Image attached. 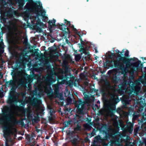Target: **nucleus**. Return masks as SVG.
I'll use <instances>...</instances> for the list:
<instances>
[{
  "mask_svg": "<svg viewBox=\"0 0 146 146\" xmlns=\"http://www.w3.org/2000/svg\"><path fill=\"white\" fill-rule=\"evenodd\" d=\"M35 19H36V15L35 16Z\"/></svg>",
  "mask_w": 146,
  "mask_h": 146,
  "instance_id": "79ce46f5",
  "label": "nucleus"
},
{
  "mask_svg": "<svg viewBox=\"0 0 146 146\" xmlns=\"http://www.w3.org/2000/svg\"><path fill=\"white\" fill-rule=\"evenodd\" d=\"M27 139L28 141L31 143V146H36V145H35L36 144V142L35 141V139H34L33 137H30L27 138Z\"/></svg>",
  "mask_w": 146,
  "mask_h": 146,
  "instance_id": "9d476101",
  "label": "nucleus"
},
{
  "mask_svg": "<svg viewBox=\"0 0 146 146\" xmlns=\"http://www.w3.org/2000/svg\"><path fill=\"white\" fill-rule=\"evenodd\" d=\"M34 104L35 109L34 115V121L35 123H36V97H35L34 98Z\"/></svg>",
  "mask_w": 146,
  "mask_h": 146,
  "instance_id": "6e6552de",
  "label": "nucleus"
},
{
  "mask_svg": "<svg viewBox=\"0 0 146 146\" xmlns=\"http://www.w3.org/2000/svg\"><path fill=\"white\" fill-rule=\"evenodd\" d=\"M1 95H0V97H1V98H2L3 97V94L2 93H1L0 94Z\"/></svg>",
  "mask_w": 146,
  "mask_h": 146,
  "instance_id": "e433bc0d",
  "label": "nucleus"
},
{
  "mask_svg": "<svg viewBox=\"0 0 146 146\" xmlns=\"http://www.w3.org/2000/svg\"><path fill=\"white\" fill-rule=\"evenodd\" d=\"M20 66H19V68H20V67H20Z\"/></svg>",
  "mask_w": 146,
  "mask_h": 146,
  "instance_id": "49530a36",
  "label": "nucleus"
},
{
  "mask_svg": "<svg viewBox=\"0 0 146 146\" xmlns=\"http://www.w3.org/2000/svg\"><path fill=\"white\" fill-rule=\"evenodd\" d=\"M20 107L21 108H23V106H20Z\"/></svg>",
  "mask_w": 146,
  "mask_h": 146,
  "instance_id": "37998d69",
  "label": "nucleus"
},
{
  "mask_svg": "<svg viewBox=\"0 0 146 146\" xmlns=\"http://www.w3.org/2000/svg\"><path fill=\"white\" fill-rule=\"evenodd\" d=\"M0 146H3V145H1Z\"/></svg>",
  "mask_w": 146,
  "mask_h": 146,
  "instance_id": "c03bdc74",
  "label": "nucleus"
},
{
  "mask_svg": "<svg viewBox=\"0 0 146 146\" xmlns=\"http://www.w3.org/2000/svg\"><path fill=\"white\" fill-rule=\"evenodd\" d=\"M18 86L21 87H24L25 85V82L22 80H20L19 83H18Z\"/></svg>",
  "mask_w": 146,
  "mask_h": 146,
  "instance_id": "4468645a",
  "label": "nucleus"
},
{
  "mask_svg": "<svg viewBox=\"0 0 146 146\" xmlns=\"http://www.w3.org/2000/svg\"><path fill=\"white\" fill-rule=\"evenodd\" d=\"M23 14L24 15L23 16V18L24 20L26 21H27V23H28V21L29 19H31V15H29L27 13H25V12H24L23 13Z\"/></svg>",
  "mask_w": 146,
  "mask_h": 146,
  "instance_id": "f8f14e48",
  "label": "nucleus"
},
{
  "mask_svg": "<svg viewBox=\"0 0 146 146\" xmlns=\"http://www.w3.org/2000/svg\"><path fill=\"white\" fill-rule=\"evenodd\" d=\"M111 54L113 56H115V57H116V56H115V54H114V53H112Z\"/></svg>",
  "mask_w": 146,
  "mask_h": 146,
  "instance_id": "ea45409f",
  "label": "nucleus"
},
{
  "mask_svg": "<svg viewBox=\"0 0 146 146\" xmlns=\"http://www.w3.org/2000/svg\"><path fill=\"white\" fill-rule=\"evenodd\" d=\"M7 17L10 18L13 17V15H15V11L11 8H9L6 12Z\"/></svg>",
  "mask_w": 146,
  "mask_h": 146,
  "instance_id": "0eeeda50",
  "label": "nucleus"
},
{
  "mask_svg": "<svg viewBox=\"0 0 146 146\" xmlns=\"http://www.w3.org/2000/svg\"><path fill=\"white\" fill-rule=\"evenodd\" d=\"M37 146H38V145H37Z\"/></svg>",
  "mask_w": 146,
  "mask_h": 146,
  "instance_id": "09e8293b",
  "label": "nucleus"
},
{
  "mask_svg": "<svg viewBox=\"0 0 146 146\" xmlns=\"http://www.w3.org/2000/svg\"><path fill=\"white\" fill-rule=\"evenodd\" d=\"M85 103L81 101H77L75 103V105L78 109V113L79 114H83L85 110L84 104Z\"/></svg>",
  "mask_w": 146,
  "mask_h": 146,
  "instance_id": "423d86ee",
  "label": "nucleus"
},
{
  "mask_svg": "<svg viewBox=\"0 0 146 146\" xmlns=\"http://www.w3.org/2000/svg\"><path fill=\"white\" fill-rule=\"evenodd\" d=\"M65 22H66V21L67 22V25L70 26V23L69 21H67L66 20H65Z\"/></svg>",
  "mask_w": 146,
  "mask_h": 146,
  "instance_id": "7c9ffc66",
  "label": "nucleus"
},
{
  "mask_svg": "<svg viewBox=\"0 0 146 146\" xmlns=\"http://www.w3.org/2000/svg\"><path fill=\"white\" fill-rule=\"evenodd\" d=\"M15 84V82L13 80H10L9 81H6L5 83L6 86H13Z\"/></svg>",
  "mask_w": 146,
  "mask_h": 146,
  "instance_id": "ddd939ff",
  "label": "nucleus"
},
{
  "mask_svg": "<svg viewBox=\"0 0 146 146\" xmlns=\"http://www.w3.org/2000/svg\"><path fill=\"white\" fill-rule=\"evenodd\" d=\"M37 121L39 120L38 116V110H39V107H38V105L40 107V112H42L43 111V108L41 107L40 104H41V101L39 100H37Z\"/></svg>",
  "mask_w": 146,
  "mask_h": 146,
  "instance_id": "9b49d317",
  "label": "nucleus"
},
{
  "mask_svg": "<svg viewBox=\"0 0 146 146\" xmlns=\"http://www.w3.org/2000/svg\"><path fill=\"white\" fill-rule=\"evenodd\" d=\"M38 79L37 78V83H38Z\"/></svg>",
  "mask_w": 146,
  "mask_h": 146,
  "instance_id": "a18cd8bd",
  "label": "nucleus"
},
{
  "mask_svg": "<svg viewBox=\"0 0 146 146\" xmlns=\"http://www.w3.org/2000/svg\"><path fill=\"white\" fill-rule=\"evenodd\" d=\"M23 102L21 103V104H22L23 106H24L25 104L24 102Z\"/></svg>",
  "mask_w": 146,
  "mask_h": 146,
  "instance_id": "f704fd0d",
  "label": "nucleus"
},
{
  "mask_svg": "<svg viewBox=\"0 0 146 146\" xmlns=\"http://www.w3.org/2000/svg\"><path fill=\"white\" fill-rule=\"evenodd\" d=\"M46 138H47V139H48V137H46Z\"/></svg>",
  "mask_w": 146,
  "mask_h": 146,
  "instance_id": "de8ad7c7",
  "label": "nucleus"
},
{
  "mask_svg": "<svg viewBox=\"0 0 146 146\" xmlns=\"http://www.w3.org/2000/svg\"><path fill=\"white\" fill-rule=\"evenodd\" d=\"M27 54L26 53H25L23 52H22L18 54L19 59L16 62L17 64H26L29 61V57L27 58L25 57V56Z\"/></svg>",
  "mask_w": 146,
  "mask_h": 146,
  "instance_id": "39448f33",
  "label": "nucleus"
},
{
  "mask_svg": "<svg viewBox=\"0 0 146 146\" xmlns=\"http://www.w3.org/2000/svg\"><path fill=\"white\" fill-rule=\"evenodd\" d=\"M12 23H12V21H10V22H9V24L10 25H12Z\"/></svg>",
  "mask_w": 146,
  "mask_h": 146,
  "instance_id": "58836bf2",
  "label": "nucleus"
},
{
  "mask_svg": "<svg viewBox=\"0 0 146 146\" xmlns=\"http://www.w3.org/2000/svg\"><path fill=\"white\" fill-rule=\"evenodd\" d=\"M39 133L40 134H39L38 135V136L40 137L42 134V131H41L40 130H37V133Z\"/></svg>",
  "mask_w": 146,
  "mask_h": 146,
  "instance_id": "a878e982",
  "label": "nucleus"
},
{
  "mask_svg": "<svg viewBox=\"0 0 146 146\" xmlns=\"http://www.w3.org/2000/svg\"><path fill=\"white\" fill-rule=\"evenodd\" d=\"M15 92L13 91L11 92L10 94V96L7 101V103L10 105V106H8L11 107V110H12V107H19L17 105V104L18 102V100L15 94Z\"/></svg>",
  "mask_w": 146,
  "mask_h": 146,
  "instance_id": "f03ea898",
  "label": "nucleus"
},
{
  "mask_svg": "<svg viewBox=\"0 0 146 146\" xmlns=\"http://www.w3.org/2000/svg\"><path fill=\"white\" fill-rule=\"evenodd\" d=\"M34 55L35 56V59L36 60V49H35Z\"/></svg>",
  "mask_w": 146,
  "mask_h": 146,
  "instance_id": "393cba45",
  "label": "nucleus"
},
{
  "mask_svg": "<svg viewBox=\"0 0 146 146\" xmlns=\"http://www.w3.org/2000/svg\"><path fill=\"white\" fill-rule=\"evenodd\" d=\"M12 86V87L11 89L12 91H13L14 92H15V90H16V89L17 87L15 86H14V85L13 86Z\"/></svg>",
  "mask_w": 146,
  "mask_h": 146,
  "instance_id": "b1692460",
  "label": "nucleus"
},
{
  "mask_svg": "<svg viewBox=\"0 0 146 146\" xmlns=\"http://www.w3.org/2000/svg\"><path fill=\"white\" fill-rule=\"evenodd\" d=\"M34 68V71L36 72V61L35 62Z\"/></svg>",
  "mask_w": 146,
  "mask_h": 146,
  "instance_id": "5701e85b",
  "label": "nucleus"
},
{
  "mask_svg": "<svg viewBox=\"0 0 146 146\" xmlns=\"http://www.w3.org/2000/svg\"><path fill=\"white\" fill-rule=\"evenodd\" d=\"M35 84L34 85L35 89L34 91V95L36 96V81H35Z\"/></svg>",
  "mask_w": 146,
  "mask_h": 146,
  "instance_id": "a211bd4d",
  "label": "nucleus"
},
{
  "mask_svg": "<svg viewBox=\"0 0 146 146\" xmlns=\"http://www.w3.org/2000/svg\"><path fill=\"white\" fill-rule=\"evenodd\" d=\"M66 93L67 94H69V92L68 91H66V93H65V96H67L66 95Z\"/></svg>",
  "mask_w": 146,
  "mask_h": 146,
  "instance_id": "72a5a7b5",
  "label": "nucleus"
},
{
  "mask_svg": "<svg viewBox=\"0 0 146 146\" xmlns=\"http://www.w3.org/2000/svg\"><path fill=\"white\" fill-rule=\"evenodd\" d=\"M81 58V56L80 55L77 54L75 56V59L76 61H78L80 60Z\"/></svg>",
  "mask_w": 146,
  "mask_h": 146,
  "instance_id": "6ab92c4d",
  "label": "nucleus"
},
{
  "mask_svg": "<svg viewBox=\"0 0 146 146\" xmlns=\"http://www.w3.org/2000/svg\"><path fill=\"white\" fill-rule=\"evenodd\" d=\"M115 51L117 53H119V51L118 50H116Z\"/></svg>",
  "mask_w": 146,
  "mask_h": 146,
  "instance_id": "4c0bfd02",
  "label": "nucleus"
},
{
  "mask_svg": "<svg viewBox=\"0 0 146 146\" xmlns=\"http://www.w3.org/2000/svg\"><path fill=\"white\" fill-rule=\"evenodd\" d=\"M34 29L36 30V23H35V25L34 26Z\"/></svg>",
  "mask_w": 146,
  "mask_h": 146,
  "instance_id": "2f4dec72",
  "label": "nucleus"
},
{
  "mask_svg": "<svg viewBox=\"0 0 146 146\" xmlns=\"http://www.w3.org/2000/svg\"><path fill=\"white\" fill-rule=\"evenodd\" d=\"M48 108L49 110L50 114L51 115H52L53 113L54 112V110L52 108L51 106L50 105H48Z\"/></svg>",
  "mask_w": 146,
  "mask_h": 146,
  "instance_id": "dca6fc26",
  "label": "nucleus"
},
{
  "mask_svg": "<svg viewBox=\"0 0 146 146\" xmlns=\"http://www.w3.org/2000/svg\"><path fill=\"white\" fill-rule=\"evenodd\" d=\"M100 139V136H97L95 137V139L97 141H99V139Z\"/></svg>",
  "mask_w": 146,
  "mask_h": 146,
  "instance_id": "bb28decb",
  "label": "nucleus"
},
{
  "mask_svg": "<svg viewBox=\"0 0 146 146\" xmlns=\"http://www.w3.org/2000/svg\"><path fill=\"white\" fill-rule=\"evenodd\" d=\"M50 83L49 82H47L46 83L45 85L44 86V91L45 92L47 93L48 91L47 90V88L49 87Z\"/></svg>",
  "mask_w": 146,
  "mask_h": 146,
  "instance_id": "2eb2a0df",
  "label": "nucleus"
},
{
  "mask_svg": "<svg viewBox=\"0 0 146 146\" xmlns=\"http://www.w3.org/2000/svg\"><path fill=\"white\" fill-rule=\"evenodd\" d=\"M34 78L35 79H36V74H35L34 75Z\"/></svg>",
  "mask_w": 146,
  "mask_h": 146,
  "instance_id": "c9c22d12",
  "label": "nucleus"
},
{
  "mask_svg": "<svg viewBox=\"0 0 146 146\" xmlns=\"http://www.w3.org/2000/svg\"><path fill=\"white\" fill-rule=\"evenodd\" d=\"M71 122V121H68L65 122L64 124L65 127L68 126L70 125Z\"/></svg>",
  "mask_w": 146,
  "mask_h": 146,
  "instance_id": "412c9836",
  "label": "nucleus"
},
{
  "mask_svg": "<svg viewBox=\"0 0 146 146\" xmlns=\"http://www.w3.org/2000/svg\"><path fill=\"white\" fill-rule=\"evenodd\" d=\"M11 111V107L8 106H4L2 109V113L0 114V125H5L3 127L4 131L9 130V127L8 125L9 123L14 125L19 123L23 125L24 124L23 120L19 121L17 120Z\"/></svg>",
  "mask_w": 146,
  "mask_h": 146,
  "instance_id": "f257e3e1",
  "label": "nucleus"
},
{
  "mask_svg": "<svg viewBox=\"0 0 146 146\" xmlns=\"http://www.w3.org/2000/svg\"><path fill=\"white\" fill-rule=\"evenodd\" d=\"M28 2L27 3L25 6L26 11L24 12L30 15L31 13L34 12L35 13L36 15V1H35L34 3V7H32V3L33 2L32 0H27Z\"/></svg>",
  "mask_w": 146,
  "mask_h": 146,
  "instance_id": "20e7f679",
  "label": "nucleus"
},
{
  "mask_svg": "<svg viewBox=\"0 0 146 146\" xmlns=\"http://www.w3.org/2000/svg\"><path fill=\"white\" fill-rule=\"evenodd\" d=\"M54 86H55V87L56 88V90H55V92H56V90H57L58 89V85L57 84H56L54 85Z\"/></svg>",
  "mask_w": 146,
  "mask_h": 146,
  "instance_id": "c756f323",
  "label": "nucleus"
},
{
  "mask_svg": "<svg viewBox=\"0 0 146 146\" xmlns=\"http://www.w3.org/2000/svg\"><path fill=\"white\" fill-rule=\"evenodd\" d=\"M19 8L20 9H22L23 8V2L21 1H19L18 2Z\"/></svg>",
  "mask_w": 146,
  "mask_h": 146,
  "instance_id": "f3484780",
  "label": "nucleus"
},
{
  "mask_svg": "<svg viewBox=\"0 0 146 146\" xmlns=\"http://www.w3.org/2000/svg\"><path fill=\"white\" fill-rule=\"evenodd\" d=\"M129 55V52L127 50L126 52L125 53V56H128Z\"/></svg>",
  "mask_w": 146,
  "mask_h": 146,
  "instance_id": "c85d7f7f",
  "label": "nucleus"
},
{
  "mask_svg": "<svg viewBox=\"0 0 146 146\" xmlns=\"http://www.w3.org/2000/svg\"><path fill=\"white\" fill-rule=\"evenodd\" d=\"M35 131H36V126H35Z\"/></svg>",
  "mask_w": 146,
  "mask_h": 146,
  "instance_id": "a19ab883",
  "label": "nucleus"
},
{
  "mask_svg": "<svg viewBox=\"0 0 146 146\" xmlns=\"http://www.w3.org/2000/svg\"><path fill=\"white\" fill-rule=\"evenodd\" d=\"M39 16L44 21L48 20V18L46 15V12L43 9L42 4L39 1H37V17Z\"/></svg>",
  "mask_w": 146,
  "mask_h": 146,
  "instance_id": "7ed1b4c3",
  "label": "nucleus"
},
{
  "mask_svg": "<svg viewBox=\"0 0 146 146\" xmlns=\"http://www.w3.org/2000/svg\"><path fill=\"white\" fill-rule=\"evenodd\" d=\"M55 21L54 20H52L51 21H49L48 22V23L50 24H51V25L52 26H54L55 25Z\"/></svg>",
  "mask_w": 146,
  "mask_h": 146,
  "instance_id": "4be33fe9",
  "label": "nucleus"
},
{
  "mask_svg": "<svg viewBox=\"0 0 146 146\" xmlns=\"http://www.w3.org/2000/svg\"><path fill=\"white\" fill-rule=\"evenodd\" d=\"M23 43L25 45H28L29 44L28 42V39L27 37L24 38Z\"/></svg>",
  "mask_w": 146,
  "mask_h": 146,
  "instance_id": "aec40b11",
  "label": "nucleus"
},
{
  "mask_svg": "<svg viewBox=\"0 0 146 146\" xmlns=\"http://www.w3.org/2000/svg\"><path fill=\"white\" fill-rule=\"evenodd\" d=\"M53 53V50H50L49 54H50L51 57L52 56V55Z\"/></svg>",
  "mask_w": 146,
  "mask_h": 146,
  "instance_id": "cd10ccee",
  "label": "nucleus"
},
{
  "mask_svg": "<svg viewBox=\"0 0 146 146\" xmlns=\"http://www.w3.org/2000/svg\"><path fill=\"white\" fill-rule=\"evenodd\" d=\"M1 48H2V47L0 46V52L2 54L3 53V51L1 49Z\"/></svg>",
  "mask_w": 146,
  "mask_h": 146,
  "instance_id": "473e14b6",
  "label": "nucleus"
},
{
  "mask_svg": "<svg viewBox=\"0 0 146 146\" xmlns=\"http://www.w3.org/2000/svg\"><path fill=\"white\" fill-rule=\"evenodd\" d=\"M44 25L42 23L40 22L39 20H37V32H40L41 29L43 28Z\"/></svg>",
  "mask_w": 146,
  "mask_h": 146,
  "instance_id": "1a4fd4ad",
  "label": "nucleus"
}]
</instances>
